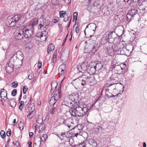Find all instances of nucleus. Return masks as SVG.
Segmentation results:
<instances>
[{"instance_id": "nucleus-1", "label": "nucleus", "mask_w": 147, "mask_h": 147, "mask_svg": "<svg viewBox=\"0 0 147 147\" xmlns=\"http://www.w3.org/2000/svg\"><path fill=\"white\" fill-rule=\"evenodd\" d=\"M26 17L22 15H15L9 20L7 25L10 27H14L16 28L20 26L21 24L24 23L25 21Z\"/></svg>"}, {"instance_id": "nucleus-2", "label": "nucleus", "mask_w": 147, "mask_h": 147, "mask_svg": "<svg viewBox=\"0 0 147 147\" xmlns=\"http://www.w3.org/2000/svg\"><path fill=\"white\" fill-rule=\"evenodd\" d=\"M78 79L81 81V85L83 86L88 84H89L91 86H93L96 83L94 77L91 76L88 73H84L76 79V80Z\"/></svg>"}, {"instance_id": "nucleus-3", "label": "nucleus", "mask_w": 147, "mask_h": 147, "mask_svg": "<svg viewBox=\"0 0 147 147\" xmlns=\"http://www.w3.org/2000/svg\"><path fill=\"white\" fill-rule=\"evenodd\" d=\"M95 103L92 105L90 108L88 107V105L82 102H79L76 104V111L77 116L82 117L86 115L88 111L93 107Z\"/></svg>"}, {"instance_id": "nucleus-4", "label": "nucleus", "mask_w": 147, "mask_h": 147, "mask_svg": "<svg viewBox=\"0 0 147 147\" xmlns=\"http://www.w3.org/2000/svg\"><path fill=\"white\" fill-rule=\"evenodd\" d=\"M35 25V22H32L31 20L28 26L22 27L25 37L28 38L31 36L33 34V27Z\"/></svg>"}, {"instance_id": "nucleus-5", "label": "nucleus", "mask_w": 147, "mask_h": 147, "mask_svg": "<svg viewBox=\"0 0 147 147\" xmlns=\"http://www.w3.org/2000/svg\"><path fill=\"white\" fill-rule=\"evenodd\" d=\"M31 22H34L36 25V24L38 25V29L39 30H46L47 26L50 24V22L48 20H45L44 22L42 20H36V19L31 20Z\"/></svg>"}, {"instance_id": "nucleus-6", "label": "nucleus", "mask_w": 147, "mask_h": 147, "mask_svg": "<svg viewBox=\"0 0 147 147\" xmlns=\"http://www.w3.org/2000/svg\"><path fill=\"white\" fill-rule=\"evenodd\" d=\"M137 14L140 16L142 15V14L140 13L138 8V9L136 8L132 9L128 11L127 14L126 20L127 22H129L133 19H134V18L135 17V16Z\"/></svg>"}, {"instance_id": "nucleus-7", "label": "nucleus", "mask_w": 147, "mask_h": 147, "mask_svg": "<svg viewBox=\"0 0 147 147\" xmlns=\"http://www.w3.org/2000/svg\"><path fill=\"white\" fill-rule=\"evenodd\" d=\"M97 144L95 140L90 138L89 141L86 140L79 144V147H96Z\"/></svg>"}, {"instance_id": "nucleus-8", "label": "nucleus", "mask_w": 147, "mask_h": 147, "mask_svg": "<svg viewBox=\"0 0 147 147\" xmlns=\"http://www.w3.org/2000/svg\"><path fill=\"white\" fill-rule=\"evenodd\" d=\"M58 136L61 140L64 139L66 140L69 139V141L70 139H73L75 137L74 133L70 132L69 131H67L66 133L62 132Z\"/></svg>"}, {"instance_id": "nucleus-9", "label": "nucleus", "mask_w": 147, "mask_h": 147, "mask_svg": "<svg viewBox=\"0 0 147 147\" xmlns=\"http://www.w3.org/2000/svg\"><path fill=\"white\" fill-rule=\"evenodd\" d=\"M61 94L60 89L55 91L53 96L51 98L49 101V104L51 106H53L56 101L60 98Z\"/></svg>"}, {"instance_id": "nucleus-10", "label": "nucleus", "mask_w": 147, "mask_h": 147, "mask_svg": "<svg viewBox=\"0 0 147 147\" xmlns=\"http://www.w3.org/2000/svg\"><path fill=\"white\" fill-rule=\"evenodd\" d=\"M126 66L125 64L123 63L119 65L117 63H116L115 64H111V67L113 68L115 71L119 74L122 73Z\"/></svg>"}, {"instance_id": "nucleus-11", "label": "nucleus", "mask_w": 147, "mask_h": 147, "mask_svg": "<svg viewBox=\"0 0 147 147\" xmlns=\"http://www.w3.org/2000/svg\"><path fill=\"white\" fill-rule=\"evenodd\" d=\"M100 45V43L90 44L88 48V52L91 54L94 53L98 49Z\"/></svg>"}, {"instance_id": "nucleus-12", "label": "nucleus", "mask_w": 147, "mask_h": 147, "mask_svg": "<svg viewBox=\"0 0 147 147\" xmlns=\"http://www.w3.org/2000/svg\"><path fill=\"white\" fill-rule=\"evenodd\" d=\"M14 34L15 38L18 40H21L24 36V32L22 27L17 30L14 32Z\"/></svg>"}, {"instance_id": "nucleus-13", "label": "nucleus", "mask_w": 147, "mask_h": 147, "mask_svg": "<svg viewBox=\"0 0 147 147\" xmlns=\"http://www.w3.org/2000/svg\"><path fill=\"white\" fill-rule=\"evenodd\" d=\"M138 6L139 11L143 14L147 11V0L143 1L140 5Z\"/></svg>"}, {"instance_id": "nucleus-14", "label": "nucleus", "mask_w": 147, "mask_h": 147, "mask_svg": "<svg viewBox=\"0 0 147 147\" xmlns=\"http://www.w3.org/2000/svg\"><path fill=\"white\" fill-rule=\"evenodd\" d=\"M89 66L88 63L86 62L83 63L81 65L78 66L77 68L80 72H82V71L87 70Z\"/></svg>"}, {"instance_id": "nucleus-15", "label": "nucleus", "mask_w": 147, "mask_h": 147, "mask_svg": "<svg viewBox=\"0 0 147 147\" xmlns=\"http://www.w3.org/2000/svg\"><path fill=\"white\" fill-rule=\"evenodd\" d=\"M102 127L99 126L95 128L94 132L97 134L99 133L102 132L103 130L107 129L108 128V125L107 124H105L102 125Z\"/></svg>"}, {"instance_id": "nucleus-16", "label": "nucleus", "mask_w": 147, "mask_h": 147, "mask_svg": "<svg viewBox=\"0 0 147 147\" xmlns=\"http://www.w3.org/2000/svg\"><path fill=\"white\" fill-rule=\"evenodd\" d=\"M121 48L120 47L118 49H116V52L118 54L125 55H127V49L126 47L122 46Z\"/></svg>"}, {"instance_id": "nucleus-17", "label": "nucleus", "mask_w": 147, "mask_h": 147, "mask_svg": "<svg viewBox=\"0 0 147 147\" xmlns=\"http://www.w3.org/2000/svg\"><path fill=\"white\" fill-rule=\"evenodd\" d=\"M69 53L67 52H62L61 56L60 59L63 62L65 63L67 61L68 57H69Z\"/></svg>"}, {"instance_id": "nucleus-18", "label": "nucleus", "mask_w": 147, "mask_h": 147, "mask_svg": "<svg viewBox=\"0 0 147 147\" xmlns=\"http://www.w3.org/2000/svg\"><path fill=\"white\" fill-rule=\"evenodd\" d=\"M72 121L71 119H67L63 121V123L69 128L73 125L74 123L72 122Z\"/></svg>"}, {"instance_id": "nucleus-19", "label": "nucleus", "mask_w": 147, "mask_h": 147, "mask_svg": "<svg viewBox=\"0 0 147 147\" xmlns=\"http://www.w3.org/2000/svg\"><path fill=\"white\" fill-rule=\"evenodd\" d=\"M113 32H111L109 33L106 32L105 33V35H107L106 38H108L109 41V43H112L114 38L113 36Z\"/></svg>"}, {"instance_id": "nucleus-20", "label": "nucleus", "mask_w": 147, "mask_h": 147, "mask_svg": "<svg viewBox=\"0 0 147 147\" xmlns=\"http://www.w3.org/2000/svg\"><path fill=\"white\" fill-rule=\"evenodd\" d=\"M72 129L74 130V136L77 138L78 135H80V134L81 132V129L79 128L78 126H77L74 128H73Z\"/></svg>"}, {"instance_id": "nucleus-21", "label": "nucleus", "mask_w": 147, "mask_h": 147, "mask_svg": "<svg viewBox=\"0 0 147 147\" xmlns=\"http://www.w3.org/2000/svg\"><path fill=\"white\" fill-rule=\"evenodd\" d=\"M89 26L90 27V28H89V30H92L93 31H95V30L96 27V25L94 23H92L91 24H90L87 26L85 30H86L87 28H88ZM85 31H84L85 33Z\"/></svg>"}, {"instance_id": "nucleus-22", "label": "nucleus", "mask_w": 147, "mask_h": 147, "mask_svg": "<svg viewBox=\"0 0 147 147\" xmlns=\"http://www.w3.org/2000/svg\"><path fill=\"white\" fill-rule=\"evenodd\" d=\"M96 71H98L101 69L103 67L102 63L100 61H97L96 63V65L94 66Z\"/></svg>"}, {"instance_id": "nucleus-23", "label": "nucleus", "mask_w": 147, "mask_h": 147, "mask_svg": "<svg viewBox=\"0 0 147 147\" xmlns=\"http://www.w3.org/2000/svg\"><path fill=\"white\" fill-rule=\"evenodd\" d=\"M7 92L6 91H4V92H3L1 91L0 93L1 97L5 101H6L7 100Z\"/></svg>"}, {"instance_id": "nucleus-24", "label": "nucleus", "mask_w": 147, "mask_h": 147, "mask_svg": "<svg viewBox=\"0 0 147 147\" xmlns=\"http://www.w3.org/2000/svg\"><path fill=\"white\" fill-rule=\"evenodd\" d=\"M66 67V64H63L61 65L59 67L58 70L59 72L61 71V74L64 73V71Z\"/></svg>"}, {"instance_id": "nucleus-25", "label": "nucleus", "mask_w": 147, "mask_h": 147, "mask_svg": "<svg viewBox=\"0 0 147 147\" xmlns=\"http://www.w3.org/2000/svg\"><path fill=\"white\" fill-rule=\"evenodd\" d=\"M48 136L47 134H44L43 135L42 138L40 137H38L37 140H38V143L40 145L41 144V141L42 140V142H45Z\"/></svg>"}, {"instance_id": "nucleus-26", "label": "nucleus", "mask_w": 147, "mask_h": 147, "mask_svg": "<svg viewBox=\"0 0 147 147\" xmlns=\"http://www.w3.org/2000/svg\"><path fill=\"white\" fill-rule=\"evenodd\" d=\"M96 71V70L94 66V67H90V69L88 70V72L86 73H88L90 75V74H94Z\"/></svg>"}, {"instance_id": "nucleus-27", "label": "nucleus", "mask_w": 147, "mask_h": 147, "mask_svg": "<svg viewBox=\"0 0 147 147\" xmlns=\"http://www.w3.org/2000/svg\"><path fill=\"white\" fill-rule=\"evenodd\" d=\"M126 48L127 49V55L129 54L132 51L133 46L132 44H129L126 46Z\"/></svg>"}, {"instance_id": "nucleus-28", "label": "nucleus", "mask_w": 147, "mask_h": 147, "mask_svg": "<svg viewBox=\"0 0 147 147\" xmlns=\"http://www.w3.org/2000/svg\"><path fill=\"white\" fill-rule=\"evenodd\" d=\"M69 112L71 116H77V115L76 114V108L75 109L71 108L69 110Z\"/></svg>"}, {"instance_id": "nucleus-29", "label": "nucleus", "mask_w": 147, "mask_h": 147, "mask_svg": "<svg viewBox=\"0 0 147 147\" xmlns=\"http://www.w3.org/2000/svg\"><path fill=\"white\" fill-rule=\"evenodd\" d=\"M8 103L9 105L12 107H16V103L12 99L10 98L8 101Z\"/></svg>"}, {"instance_id": "nucleus-30", "label": "nucleus", "mask_w": 147, "mask_h": 147, "mask_svg": "<svg viewBox=\"0 0 147 147\" xmlns=\"http://www.w3.org/2000/svg\"><path fill=\"white\" fill-rule=\"evenodd\" d=\"M55 49V46L53 44H49L48 46L47 49V53L49 54V52Z\"/></svg>"}, {"instance_id": "nucleus-31", "label": "nucleus", "mask_w": 147, "mask_h": 147, "mask_svg": "<svg viewBox=\"0 0 147 147\" xmlns=\"http://www.w3.org/2000/svg\"><path fill=\"white\" fill-rule=\"evenodd\" d=\"M42 36L41 40L44 41L45 40L47 37V35L48 34L47 33L46 31V30H42Z\"/></svg>"}, {"instance_id": "nucleus-32", "label": "nucleus", "mask_w": 147, "mask_h": 147, "mask_svg": "<svg viewBox=\"0 0 147 147\" xmlns=\"http://www.w3.org/2000/svg\"><path fill=\"white\" fill-rule=\"evenodd\" d=\"M13 65L10 66L9 65L7 66L6 67V70L7 73H10L12 72L13 71Z\"/></svg>"}, {"instance_id": "nucleus-33", "label": "nucleus", "mask_w": 147, "mask_h": 147, "mask_svg": "<svg viewBox=\"0 0 147 147\" xmlns=\"http://www.w3.org/2000/svg\"><path fill=\"white\" fill-rule=\"evenodd\" d=\"M16 57L18 59H21L22 58V52L20 51H17L16 54Z\"/></svg>"}, {"instance_id": "nucleus-34", "label": "nucleus", "mask_w": 147, "mask_h": 147, "mask_svg": "<svg viewBox=\"0 0 147 147\" xmlns=\"http://www.w3.org/2000/svg\"><path fill=\"white\" fill-rule=\"evenodd\" d=\"M36 121L38 123L41 124V126L42 125V129H44L45 127V125L43 124H42V120L41 118H38L36 119Z\"/></svg>"}, {"instance_id": "nucleus-35", "label": "nucleus", "mask_w": 147, "mask_h": 147, "mask_svg": "<svg viewBox=\"0 0 147 147\" xmlns=\"http://www.w3.org/2000/svg\"><path fill=\"white\" fill-rule=\"evenodd\" d=\"M35 113V111L33 110L32 111L30 112V113L28 115L27 117L29 119L32 118L34 116Z\"/></svg>"}, {"instance_id": "nucleus-36", "label": "nucleus", "mask_w": 147, "mask_h": 147, "mask_svg": "<svg viewBox=\"0 0 147 147\" xmlns=\"http://www.w3.org/2000/svg\"><path fill=\"white\" fill-rule=\"evenodd\" d=\"M107 35H105V34L104 35L103 37L102 38V40H105V42L106 43H107V42H108V43H109V40L108 38H106Z\"/></svg>"}, {"instance_id": "nucleus-37", "label": "nucleus", "mask_w": 147, "mask_h": 147, "mask_svg": "<svg viewBox=\"0 0 147 147\" xmlns=\"http://www.w3.org/2000/svg\"><path fill=\"white\" fill-rule=\"evenodd\" d=\"M12 87L13 88H16L18 86V83L17 82H14L11 83Z\"/></svg>"}, {"instance_id": "nucleus-38", "label": "nucleus", "mask_w": 147, "mask_h": 147, "mask_svg": "<svg viewBox=\"0 0 147 147\" xmlns=\"http://www.w3.org/2000/svg\"><path fill=\"white\" fill-rule=\"evenodd\" d=\"M0 135L1 138L3 139L5 136V132L3 130L1 131L0 132Z\"/></svg>"}, {"instance_id": "nucleus-39", "label": "nucleus", "mask_w": 147, "mask_h": 147, "mask_svg": "<svg viewBox=\"0 0 147 147\" xmlns=\"http://www.w3.org/2000/svg\"><path fill=\"white\" fill-rule=\"evenodd\" d=\"M28 90V87L26 86H24L23 88V92L24 94H25Z\"/></svg>"}, {"instance_id": "nucleus-40", "label": "nucleus", "mask_w": 147, "mask_h": 147, "mask_svg": "<svg viewBox=\"0 0 147 147\" xmlns=\"http://www.w3.org/2000/svg\"><path fill=\"white\" fill-rule=\"evenodd\" d=\"M17 93V90L16 89L13 90L11 94L12 96H16V94Z\"/></svg>"}, {"instance_id": "nucleus-41", "label": "nucleus", "mask_w": 147, "mask_h": 147, "mask_svg": "<svg viewBox=\"0 0 147 147\" xmlns=\"http://www.w3.org/2000/svg\"><path fill=\"white\" fill-rule=\"evenodd\" d=\"M30 72H29V73L28 74V78L30 80L32 79L33 77L34 76V74L32 72H31V74H30Z\"/></svg>"}, {"instance_id": "nucleus-42", "label": "nucleus", "mask_w": 147, "mask_h": 147, "mask_svg": "<svg viewBox=\"0 0 147 147\" xmlns=\"http://www.w3.org/2000/svg\"><path fill=\"white\" fill-rule=\"evenodd\" d=\"M57 109L56 107H53L50 113L51 114H53L57 111Z\"/></svg>"}, {"instance_id": "nucleus-43", "label": "nucleus", "mask_w": 147, "mask_h": 147, "mask_svg": "<svg viewBox=\"0 0 147 147\" xmlns=\"http://www.w3.org/2000/svg\"><path fill=\"white\" fill-rule=\"evenodd\" d=\"M23 123L20 122L19 124L18 125L19 126V128L20 130H22L23 129Z\"/></svg>"}, {"instance_id": "nucleus-44", "label": "nucleus", "mask_w": 147, "mask_h": 147, "mask_svg": "<svg viewBox=\"0 0 147 147\" xmlns=\"http://www.w3.org/2000/svg\"><path fill=\"white\" fill-rule=\"evenodd\" d=\"M36 36L38 38L42 39V33L41 32H39L37 33L36 34Z\"/></svg>"}, {"instance_id": "nucleus-45", "label": "nucleus", "mask_w": 147, "mask_h": 147, "mask_svg": "<svg viewBox=\"0 0 147 147\" xmlns=\"http://www.w3.org/2000/svg\"><path fill=\"white\" fill-rule=\"evenodd\" d=\"M55 84L54 82H52L51 83V92H52V90H53L56 87V84H55V85L54 86V87H53V86L54 85V84Z\"/></svg>"}, {"instance_id": "nucleus-46", "label": "nucleus", "mask_w": 147, "mask_h": 147, "mask_svg": "<svg viewBox=\"0 0 147 147\" xmlns=\"http://www.w3.org/2000/svg\"><path fill=\"white\" fill-rule=\"evenodd\" d=\"M11 130L10 129H9L6 133L7 136L9 137L11 135Z\"/></svg>"}, {"instance_id": "nucleus-47", "label": "nucleus", "mask_w": 147, "mask_h": 147, "mask_svg": "<svg viewBox=\"0 0 147 147\" xmlns=\"http://www.w3.org/2000/svg\"><path fill=\"white\" fill-rule=\"evenodd\" d=\"M64 18V19H63V20L64 22H65L68 21L69 20V16H67V15H66V16H65Z\"/></svg>"}, {"instance_id": "nucleus-48", "label": "nucleus", "mask_w": 147, "mask_h": 147, "mask_svg": "<svg viewBox=\"0 0 147 147\" xmlns=\"http://www.w3.org/2000/svg\"><path fill=\"white\" fill-rule=\"evenodd\" d=\"M69 98H71V100L72 101H75V99L74 98V96L71 95H69Z\"/></svg>"}, {"instance_id": "nucleus-49", "label": "nucleus", "mask_w": 147, "mask_h": 147, "mask_svg": "<svg viewBox=\"0 0 147 147\" xmlns=\"http://www.w3.org/2000/svg\"><path fill=\"white\" fill-rule=\"evenodd\" d=\"M78 16V13L77 12H75L74 13V16L73 17H76L75 20L76 21L77 20V17Z\"/></svg>"}, {"instance_id": "nucleus-50", "label": "nucleus", "mask_w": 147, "mask_h": 147, "mask_svg": "<svg viewBox=\"0 0 147 147\" xmlns=\"http://www.w3.org/2000/svg\"><path fill=\"white\" fill-rule=\"evenodd\" d=\"M75 30H76V32L77 33H79V30H80V29H79V27H78V26L75 28Z\"/></svg>"}, {"instance_id": "nucleus-51", "label": "nucleus", "mask_w": 147, "mask_h": 147, "mask_svg": "<svg viewBox=\"0 0 147 147\" xmlns=\"http://www.w3.org/2000/svg\"><path fill=\"white\" fill-rule=\"evenodd\" d=\"M33 135V133L32 132H30L29 133V138H32Z\"/></svg>"}, {"instance_id": "nucleus-52", "label": "nucleus", "mask_w": 147, "mask_h": 147, "mask_svg": "<svg viewBox=\"0 0 147 147\" xmlns=\"http://www.w3.org/2000/svg\"><path fill=\"white\" fill-rule=\"evenodd\" d=\"M51 61L53 63H55L56 61V58H53Z\"/></svg>"}, {"instance_id": "nucleus-53", "label": "nucleus", "mask_w": 147, "mask_h": 147, "mask_svg": "<svg viewBox=\"0 0 147 147\" xmlns=\"http://www.w3.org/2000/svg\"><path fill=\"white\" fill-rule=\"evenodd\" d=\"M111 95V96H110L107 94H106V96L109 98H110L111 97H114L115 96L114 95L112 94Z\"/></svg>"}, {"instance_id": "nucleus-54", "label": "nucleus", "mask_w": 147, "mask_h": 147, "mask_svg": "<svg viewBox=\"0 0 147 147\" xmlns=\"http://www.w3.org/2000/svg\"><path fill=\"white\" fill-rule=\"evenodd\" d=\"M15 145L17 147H18L20 145L19 142L18 141H17L16 142Z\"/></svg>"}, {"instance_id": "nucleus-55", "label": "nucleus", "mask_w": 147, "mask_h": 147, "mask_svg": "<svg viewBox=\"0 0 147 147\" xmlns=\"http://www.w3.org/2000/svg\"><path fill=\"white\" fill-rule=\"evenodd\" d=\"M57 53L56 52H55L53 54V58H56V56H57Z\"/></svg>"}, {"instance_id": "nucleus-56", "label": "nucleus", "mask_w": 147, "mask_h": 147, "mask_svg": "<svg viewBox=\"0 0 147 147\" xmlns=\"http://www.w3.org/2000/svg\"><path fill=\"white\" fill-rule=\"evenodd\" d=\"M22 96V91H21L20 94V97L18 99L19 101H20Z\"/></svg>"}, {"instance_id": "nucleus-57", "label": "nucleus", "mask_w": 147, "mask_h": 147, "mask_svg": "<svg viewBox=\"0 0 147 147\" xmlns=\"http://www.w3.org/2000/svg\"><path fill=\"white\" fill-rule=\"evenodd\" d=\"M63 12H64V11H59V16H60V15L62 16L63 15Z\"/></svg>"}, {"instance_id": "nucleus-58", "label": "nucleus", "mask_w": 147, "mask_h": 147, "mask_svg": "<svg viewBox=\"0 0 147 147\" xmlns=\"http://www.w3.org/2000/svg\"><path fill=\"white\" fill-rule=\"evenodd\" d=\"M53 22L54 23H56L58 22V20L56 19H54L53 20Z\"/></svg>"}, {"instance_id": "nucleus-59", "label": "nucleus", "mask_w": 147, "mask_h": 147, "mask_svg": "<svg viewBox=\"0 0 147 147\" xmlns=\"http://www.w3.org/2000/svg\"><path fill=\"white\" fill-rule=\"evenodd\" d=\"M41 62H40V64H38V67L39 69H40L41 68Z\"/></svg>"}, {"instance_id": "nucleus-60", "label": "nucleus", "mask_w": 147, "mask_h": 147, "mask_svg": "<svg viewBox=\"0 0 147 147\" xmlns=\"http://www.w3.org/2000/svg\"><path fill=\"white\" fill-rule=\"evenodd\" d=\"M40 70L39 69L37 70L36 71V73L38 74L40 73Z\"/></svg>"}, {"instance_id": "nucleus-61", "label": "nucleus", "mask_w": 147, "mask_h": 147, "mask_svg": "<svg viewBox=\"0 0 147 147\" xmlns=\"http://www.w3.org/2000/svg\"><path fill=\"white\" fill-rule=\"evenodd\" d=\"M107 51L108 53H110L111 52V51H113V49H111L108 50L107 48Z\"/></svg>"}, {"instance_id": "nucleus-62", "label": "nucleus", "mask_w": 147, "mask_h": 147, "mask_svg": "<svg viewBox=\"0 0 147 147\" xmlns=\"http://www.w3.org/2000/svg\"><path fill=\"white\" fill-rule=\"evenodd\" d=\"M66 38H65V39L63 41V43L62 45V46H63L66 41Z\"/></svg>"}, {"instance_id": "nucleus-63", "label": "nucleus", "mask_w": 147, "mask_h": 147, "mask_svg": "<svg viewBox=\"0 0 147 147\" xmlns=\"http://www.w3.org/2000/svg\"><path fill=\"white\" fill-rule=\"evenodd\" d=\"M24 103V102L23 101H21L20 102V105L22 106V105H23Z\"/></svg>"}, {"instance_id": "nucleus-64", "label": "nucleus", "mask_w": 147, "mask_h": 147, "mask_svg": "<svg viewBox=\"0 0 147 147\" xmlns=\"http://www.w3.org/2000/svg\"><path fill=\"white\" fill-rule=\"evenodd\" d=\"M71 18L70 20L69 21V24H68V26H67V28H69V27L70 25V24L71 23Z\"/></svg>"}]
</instances>
